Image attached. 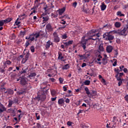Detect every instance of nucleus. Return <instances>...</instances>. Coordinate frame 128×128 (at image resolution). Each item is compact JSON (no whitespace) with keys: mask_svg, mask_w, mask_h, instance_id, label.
Returning <instances> with one entry per match:
<instances>
[{"mask_svg":"<svg viewBox=\"0 0 128 128\" xmlns=\"http://www.w3.org/2000/svg\"><path fill=\"white\" fill-rule=\"evenodd\" d=\"M4 66H10V64H12V62L10 60H6L4 62Z\"/></svg>","mask_w":128,"mask_h":128,"instance_id":"obj_25","label":"nucleus"},{"mask_svg":"<svg viewBox=\"0 0 128 128\" xmlns=\"http://www.w3.org/2000/svg\"><path fill=\"white\" fill-rule=\"evenodd\" d=\"M6 108L4 104H2L1 102H0V114H2L4 112H6Z\"/></svg>","mask_w":128,"mask_h":128,"instance_id":"obj_11","label":"nucleus"},{"mask_svg":"<svg viewBox=\"0 0 128 128\" xmlns=\"http://www.w3.org/2000/svg\"><path fill=\"white\" fill-rule=\"evenodd\" d=\"M56 100V96L55 98H51L52 102H55Z\"/></svg>","mask_w":128,"mask_h":128,"instance_id":"obj_61","label":"nucleus"},{"mask_svg":"<svg viewBox=\"0 0 128 128\" xmlns=\"http://www.w3.org/2000/svg\"><path fill=\"white\" fill-rule=\"evenodd\" d=\"M68 38L66 34H64L62 35V38L63 40H66Z\"/></svg>","mask_w":128,"mask_h":128,"instance_id":"obj_50","label":"nucleus"},{"mask_svg":"<svg viewBox=\"0 0 128 128\" xmlns=\"http://www.w3.org/2000/svg\"><path fill=\"white\" fill-rule=\"evenodd\" d=\"M84 90L86 92V94H88V96L89 94H90V90L88 89V87H86L84 88Z\"/></svg>","mask_w":128,"mask_h":128,"instance_id":"obj_30","label":"nucleus"},{"mask_svg":"<svg viewBox=\"0 0 128 128\" xmlns=\"http://www.w3.org/2000/svg\"><path fill=\"white\" fill-rule=\"evenodd\" d=\"M114 70L115 72H116L118 74H119L120 72L118 68H114Z\"/></svg>","mask_w":128,"mask_h":128,"instance_id":"obj_43","label":"nucleus"},{"mask_svg":"<svg viewBox=\"0 0 128 128\" xmlns=\"http://www.w3.org/2000/svg\"><path fill=\"white\" fill-rule=\"evenodd\" d=\"M102 64L104 66H106V64H108V58H103L102 60Z\"/></svg>","mask_w":128,"mask_h":128,"instance_id":"obj_26","label":"nucleus"},{"mask_svg":"<svg viewBox=\"0 0 128 128\" xmlns=\"http://www.w3.org/2000/svg\"><path fill=\"white\" fill-rule=\"evenodd\" d=\"M13 102H14V103L15 104H18V100L16 98H15V99L14 100Z\"/></svg>","mask_w":128,"mask_h":128,"instance_id":"obj_59","label":"nucleus"},{"mask_svg":"<svg viewBox=\"0 0 128 128\" xmlns=\"http://www.w3.org/2000/svg\"><path fill=\"white\" fill-rule=\"evenodd\" d=\"M90 1V0H82V3L83 4H88Z\"/></svg>","mask_w":128,"mask_h":128,"instance_id":"obj_54","label":"nucleus"},{"mask_svg":"<svg viewBox=\"0 0 128 128\" xmlns=\"http://www.w3.org/2000/svg\"><path fill=\"white\" fill-rule=\"evenodd\" d=\"M40 36V32H38L36 34H34V36H35L36 38H38Z\"/></svg>","mask_w":128,"mask_h":128,"instance_id":"obj_40","label":"nucleus"},{"mask_svg":"<svg viewBox=\"0 0 128 128\" xmlns=\"http://www.w3.org/2000/svg\"><path fill=\"white\" fill-rule=\"evenodd\" d=\"M46 30L48 32H50L54 30V28L50 24H48L46 25Z\"/></svg>","mask_w":128,"mask_h":128,"instance_id":"obj_7","label":"nucleus"},{"mask_svg":"<svg viewBox=\"0 0 128 128\" xmlns=\"http://www.w3.org/2000/svg\"><path fill=\"white\" fill-rule=\"evenodd\" d=\"M26 40H28L32 42L34 40V33L30 34L26 38Z\"/></svg>","mask_w":128,"mask_h":128,"instance_id":"obj_9","label":"nucleus"},{"mask_svg":"<svg viewBox=\"0 0 128 128\" xmlns=\"http://www.w3.org/2000/svg\"><path fill=\"white\" fill-rule=\"evenodd\" d=\"M20 83L22 86H26V88H28V84L26 83V81L24 78H21L20 80Z\"/></svg>","mask_w":128,"mask_h":128,"instance_id":"obj_8","label":"nucleus"},{"mask_svg":"<svg viewBox=\"0 0 128 128\" xmlns=\"http://www.w3.org/2000/svg\"><path fill=\"white\" fill-rule=\"evenodd\" d=\"M36 10H33V12H31L30 16H32V14H36Z\"/></svg>","mask_w":128,"mask_h":128,"instance_id":"obj_62","label":"nucleus"},{"mask_svg":"<svg viewBox=\"0 0 128 128\" xmlns=\"http://www.w3.org/2000/svg\"><path fill=\"white\" fill-rule=\"evenodd\" d=\"M102 56H100V54H98L97 56V58H96V62H100V58H102Z\"/></svg>","mask_w":128,"mask_h":128,"instance_id":"obj_33","label":"nucleus"},{"mask_svg":"<svg viewBox=\"0 0 128 128\" xmlns=\"http://www.w3.org/2000/svg\"><path fill=\"white\" fill-rule=\"evenodd\" d=\"M5 94H10V96H12L14 94V90L8 88L6 90V92H5Z\"/></svg>","mask_w":128,"mask_h":128,"instance_id":"obj_17","label":"nucleus"},{"mask_svg":"<svg viewBox=\"0 0 128 128\" xmlns=\"http://www.w3.org/2000/svg\"><path fill=\"white\" fill-rule=\"evenodd\" d=\"M30 40H27L26 41V42L25 44L26 48H28V45L30 44Z\"/></svg>","mask_w":128,"mask_h":128,"instance_id":"obj_44","label":"nucleus"},{"mask_svg":"<svg viewBox=\"0 0 128 128\" xmlns=\"http://www.w3.org/2000/svg\"><path fill=\"white\" fill-rule=\"evenodd\" d=\"M60 18H67L68 20H70V17L68 14H66L64 16H62Z\"/></svg>","mask_w":128,"mask_h":128,"instance_id":"obj_35","label":"nucleus"},{"mask_svg":"<svg viewBox=\"0 0 128 128\" xmlns=\"http://www.w3.org/2000/svg\"><path fill=\"white\" fill-rule=\"evenodd\" d=\"M74 44V40H69L68 42H64V44L66 46H70V44Z\"/></svg>","mask_w":128,"mask_h":128,"instance_id":"obj_24","label":"nucleus"},{"mask_svg":"<svg viewBox=\"0 0 128 128\" xmlns=\"http://www.w3.org/2000/svg\"><path fill=\"white\" fill-rule=\"evenodd\" d=\"M38 4H36L32 8H31V10H38Z\"/></svg>","mask_w":128,"mask_h":128,"instance_id":"obj_29","label":"nucleus"},{"mask_svg":"<svg viewBox=\"0 0 128 128\" xmlns=\"http://www.w3.org/2000/svg\"><path fill=\"white\" fill-rule=\"evenodd\" d=\"M44 10H45V12H48V6H46V7L44 8Z\"/></svg>","mask_w":128,"mask_h":128,"instance_id":"obj_63","label":"nucleus"},{"mask_svg":"<svg viewBox=\"0 0 128 128\" xmlns=\"http://www.w3.org/2000/svg\"><path fill=\"white\" fill-rule=\"evenodd\" d=\"M72 122L68 121L67 122V126H72Z\"/></svg>","mask_w":128,"mask_h":128,"instance_id":"obj_48","label":"nucleus"},{"mask_svg":"<svg viewBox=\"0 0 128 128\" xmlns=\"http://www.w3.org/2000/svg\"><path fill=\"white\" fill-rule=\"evenodd\" d=\"M53 36H54V42H60V38L58 36V34L56 32L53 33Z\"/></svg>","mask_w":128,"mask_h":128,"instance_id":"obj_6","label":"nucleus"},{"mask_svg":"<svg viewBox=\"0 0 128 128\" xmlns=\"http://www.w3.org/2000/svg\"><path fill=\"white\" fill-rule=\"evenodd\" d=\"M46 83H42L41 84L40 88L42 90H44L45 88H46Z\"/></svg>","mask_w":128,"mask_h":128,"instance_id":"obj_28","label":"nucleus"},{"mask_svg":"<svg viewBox=\"0 0 128 128\" xmlns=\"http://www.w3.org/2000/svg\"><path fill=\"white\" fill-rule=\"evenodd\" d=\"M115 34H118L119 36H128V30L126 28L124 27L123 29H122L120 32L114 31Z\"/></svg>","mask_w":128,"mask_h":128,"instance_id":"obj_3","label":"nucleus"},{"mask_svg":"<svg viewBox=\"0 0 128 128\" xmlns=\"http://www.w3.org/2000/svg\"><path fill=\"white\" fill-rule=\"evenodd\" d=\"M104 28H112V26L110 24H106V25L104 26Z\"/></svg>","mask_w":128,"mask_h":128,"instance_id":"obj_45","label":"nucleus"},{"mask_svg":"<svg viewBox=\"0 0 128 128\" xmlns=\"http://www.w3.org/2000/svg\"><path fill=\"white\" fill-rule=\"evenodd\" d=\"M12 19L11 18H8L4 20V21L5 24H8V22H12Z\"/></svg>","mask_w":128,"mask_h":128,"instance_id":"obj_34","label":"nucleus"},{"mask_svg":"<svg viewBox=\"0 0 128 128\" xmlns=\"http://www.w3.org/2000/svg\"><path fill=\"white\" fill-rule=\"evenodd\" d=\"M50 94H51V96H56V90L52 89L50 90Z\"/></svg>","mask_w":128,"mask_h":128,"instance_id":"obj_19","label":"nucleus"},{"mask_svg":"<svg viewBox=\"0 0 128 128\" xmlns=\"http://www.w3.org/2000/svg\"><path fill=\"white\" fill-rule=\"evenodd\" d=\"M58 60H60L61 62H65L64 57L62 56V52H58Z\"/></svg>","mask_w":128,"mask_h":128,"instance_id":"obj_10","label":"nucleus"},{"mask_svg":"<svg viewBox=\"0 0 128 128\" xmlns=\"http://www.w3.org/2000/svg\"><path fill=\"white\" fill-rule=\"evenodd\" d=\"M79 58H80V60H86L88 58V57H86V54H84L83 55H78Z\"/></svg>","mask_w":128,"mask_h":128,"instance_id":"obj_21","label":"nucleus"},{"mask_svg":"<svg viewBox=\"0 0 128 128\" xmlns=\"http://www.w3.org/2000/svg\"><path fill=\"white\" fill-rule=\"evenodd\" d=\"M4 24H6L4 20H0V26H2Z\"/></svg>","mask_w":128,"mask_h":128,"instance_id":"obj_41","label":"nucleus"},{"mask_svg":"<svg viewBox=\"0 0 128 128\" xmlns=\"http://www.w3.org/2000/svg\"><path fill=\"white\" fill-rule=\"evenodd\" d=\"M36 120H38L40 118V116L38 115V113H36Z\"/></svg>","mask_w":128,"mask_h":128,"instance_id":"obj_51","label":"nucleus"},{"mask_svg":"<svg viewBox=\"0 0 128 128\" xmlns=\"http://www.w3.org/2000/svg\"><path fill=\"white\" fill-rule=\"evenodd\" d=\"M58 104L60 106H62L64 104V98H61L58 100Z\"/></svg>","mask_w":128,"mask_h":128,"instance_id":"obj_13","label":"nucleus"},{"mask_svg":"<svg viewBox=\"0 0 128 128\" xmlns=\"http://www.w3.org/2000/svg\"><path fill=\"white\" fill-rule=\"evenodd\" d=\"M122 80L119 81V82H118V86H122Z\"/></svg>","mask_w":128,"mask_h":128,"instance_id":"obj_60","label":"nucleus"},{"mask_svg":"<svg viewBox=\"0 0 128 128\" xmlns=\"http://www.w3.org/2000/svg\"><path fill=\"white\" fill-rule=\"evenodd\" d=\"M96 30H91L88 33V36H96V38H100V34L99 33H97L96 34Z\"/></svg>","mask_w":128,"mask_h":128,"instance_id":"obj_4","label":"nucleus"},{"mask_svg":"<svg viewBox=\"0 0 128 128\" xmlns=\"http://www.w3.org/2000/svg\"><path fill=\"white\" fill-rule=\"evenodd\" d=\"M124 99H125V100H126V102H128V94H126L124 96Z\"/></svg>","mask_w":128,"mask_h":128,"instance_id":"obj_64","label":"nucleus"},{"mask_svg":"<svg viewBox=\"0 0 128 128\" xmlns=\"http://www.w3.org/2000/svg\"><path fill=\"white\" fill-rule=\"evenodd\" d=\"M6 88H4L2 86V88H0V92H4V94H6Z\"/></svg>","mask_w":128,"mask_h":128,"instance_id":"obj_38","label":"nucleus"},{"mask_svg":"<svg viewBox=\"0 0 128 128\" xmlns=\"http://www.w3.org/2000/svg\"><path fill=\"white\" fill-rule=\"evenodd\" d=\"M98 49L100 52H104V46H102V45L99 46Z\"/></svg>","mask_w":128,"mask_h":128,"instance_id":"obj_47","label":"nucleus"},{"mask_svg":"<svg viewBox=\"0 0 128 128\" xmlns=\"http://www.w3.org/2000/svg\"><path fill=\"white\" fill-rule=\"evenodd\" d=\"M65 102H66V104H70V100L68 98H66V99Z\"/></svg>","mask_w":128,"mask_h":128,"instance_id":"obj_58","label":"nucleus"},{"mask_svg":"<svg viewBox=\"0 0 128 128\" xmlns=\"http://www.w3.org/2000/svg\"><path fill=\"white\" fill-rule=\"evenodd\" d=\"M114 56H118V50H114Z\"/></svg>","mask_w":128,"mask_h":128,"instance_id":"obj_55","label":"nucleus"},{"mask_svg":"<svg viewBox=\"0 0 128 128\" xmlns=\"http://www.w3.org/2000/svg\"><path fill=\"white\" fill-rule=\"evenodd\" d=\"M76 6H78V2H75L72 4V6H74V8H76Z\"/></svg>","mask_w":128,"mask_h":128,"instance_id":"obj_49","label":"nucleus"},{"mask_svg":"<svg viewBox=\"0 0 128 128\" xmlns=\"http://www.w3.org/2000/svg\"><path fill=\"white\" fill-rule=\"evenodd\" d=\"M124 68V66H120L119 67V68H120V72H122V70H122V68Z\"/></svg>","mask_w":128,"mask_h":128,"instance_id":"obj_56","label":"nucleus"},{"mask_svg":"<svg viewBox=\"0 0 128 128\" xmlns=\"http://www.w3.org/2000/svg\"><path fill=\"white\" fill-rule=\"evenodd\" d=\"M100 10L102 11L105 10L106 8V5L104 4V2H102L101 4V5L100 6Z\"/></svg>","mask_w":128,"mask_h":128,"instance_id":"obj_18","label":"nucleus"},{"mask_svg":"<svg viewBox=\"0 0 128 128\" xmlns=\"http://www.w3.org/2000/svg\"><path fill=\"white\" fill-rule=\"evenodd\" d=\"M112 122H114V124H116V122H118V119L116 118V116H114L112 119Z\"/></svg>","mask_w":128,"mask_h":128,"instance_id":"obj_39","label":"nucleus"},{"mask_svg":"<svg viewBox=\"0 0 128 128\" xmlns=\"http://www.w3.org/2000/svg\"><path fill=\"white\" fill-rule=\"evenodd\" d=\"M30 54L28 52L25 55V58H24L22 60L23 64H26V60H28V58H30Z\"/></svg>","mask_w":128,"mask_h":128,"instance_id":"obj_15","label":"nucleus"},{"mask_svg":"<svg viewBox=\"0 0 128 128\" xmlns=\"http://www.w3.org/2000/svg\"><path fill=\"white\" fill-rule=\"evenodd\" d=\"M36 76V72H32L28 75V78H34V76Z\"/></svg>","mask_w":128,"mask_h":128,"instance_id":"obj_31","label":"nucleus"},{"mask_svg":"<svg viewBox=\"0 0 128 128\" xmlns=\"http://www.w3.org/2000/svg\"><path fill=\"white\" fill-rule=\"evenodd\" d=\"M60 84H62L64 82V78H59Z\"/></svg>","mask_w":128,"mask_h":128,"instance_id":"obj_52","label":"nucleus"},{"mask_svg":"<svg viewBox=\"0 0 128 128\" xmlns=\"http://www.w3.org/2000/svg\"><path fill=\"white\" fill-rule=\"evenodd\" d=\"M66 22L64 21V20L62 19L61 22H60V24H66Z\"/></svg>","mask_w":128,"mask_h":128,"instance_id":"obj_53","label":"nucleus"},{"mask_svg":"<svg viewBox=\"0 0 128 128\" xmlns=\"http://www.w3.org/2000/svg\"><path fill=\"white\" fill-rule=\"evenodd\" d=\"M89 38H86V36H84L82 38V41H81V46L83 48V49L86 50V43L88 42H90V40H98V37L96 36H89Z\"/></svg>","mask_w":128,"mask_h":128,"instance_id":"obj_1","label":"nucleus"},{"mask_svg":"<svg viewBox=\"0 0 128 128\" xmlns=\"http://www.w3.org/2000/svg\"><path fill=\"white\" fill-rule=\"evenodd\" d=\"M112 50H114V48L112 46H108L106 48V50L108 54H110L112 52Z\"/></svg>","mask_w":128,"mask_h":128,"instance_id":"obj_14","label":"nucleus"},{"mask_svg":"<svg viewBox=\"0 0 128 128\" xmlns=\"http://www.w3.org/2000/svg\"><path fill=\"white\" fill-rule=\"evenodd\" d=\"M114 26L117 28H120V26H122V23L116 22L114 23Z\"/></svg>","mask_w":128,"mask_h":128,"instance_id":"obj_23","label":"nucleus"},{"mask_svg":"<svg viewBox=\"0 0 128 128\" xmlns=\"http://www.w3.org/2000/svg\"><path fill=\"white\" fill-rule=\"evenodd\" d=\"M28 68H22V70L20 72V74H26V72H28Z\"/></svg>","mask_w":128,"mask_h":128,"instance_id":"obj_22","label":"nucleus"},{"mask_svg":"<svg viewBox=\"0 0 128 128\" xmlns=\"http://www.w3.org/2000/svg\"><path fill=\"white\" fill-rule=\"evenodd\" d=\"M82 12H86V14H88V8H83Z\"/></svg>","mask_w":128,"mask_h":128,"instance_id":"obj_42","label":"nucleus"},{"mask_svg":"<svg viewBox=\"0 0 128 128\" xmlns=\"http://www.w3.org/2000/svg\"><path fill=\"white\" fill-rule=\"evenodd\" d=\"M103 38L105 40H112L114 36L110 34V32H107L103 34Z\"/></svg>","mask_w":128,"mask_h":128,"instance_id":"obj_2","label":"nucleus"},{"mask_svg":"<svg viewBox=\"0 0 128 128\" xmlns=\"http://www.w3.org/2000/svg\"><path fill=\"white\" fill-rule=\"evenodd\" d=\"M116 16H124V14L122 13L120 11H118L116 12Z\"/></svg>","mask_w":128,"mask_h":128,"instance_id":"obj_27","label":"nucleus"},{"mask_svg":"<svg viewBox=\"0 0 128 128\" xmlns=\"http://www.w3.org/2000/svg\"><path fill=\"white\" fill-rule=\"evenodd\" d=\"M14 104V101L12 100H9V103H8V107L10 108V106H12V104Z\"/></svg>","mask_w":128,"mask_h":128,"instance_id":"obj_37","label":"nucleus"},{"mask_svg":"<svg viewBox=\"0 0 128 128\" xmlns=\"http://www.w3.org/2000/svg\"><path fill=\"white\" fill-rule=\"evenodd\" d=\"M53 44L52 42L50 40H48L45 45V48L46 50H48L50 48V46H52Z\"/></svg>","mask_w":128,"mask_h":128,"instance_id":"obj_12","label":"nucleus"},{"mask_svg":"<svg viewBox=\"0 0 128 128\" xmlns=\"http://www.w3.org/2000/svg\"><path fill=\"white\" fill-rule=\"evenodd\" d=\"M69 68H70V64H66L62 67V70H68Z\"/></svg>","mask_w":128,"mask_h":128,"instance_id":"obj_20","label":"nucleus"},{"mask_svg":"<svg viewBox=\"0 0 128 128\" xmlns=\"http://www.w3.org/2000/svg\"><path fill=\"white\" fill-rule=\"evenodd\" d=\"M84 86H90V80H86L84 82Z\"/></svg>","mask_w":128,"mask_h":128,"instance_id":"obj_32","label":"nucleus"},{"mask_svg":"<svg viewBox=\"0 0 128 128\" xmlns=\"http://www.w3.org/2000/svg\"><path fill=\"white\" fill-rule=\"evenodd\" d=\"M41 18L42 19V24H46L50 19L48 16H46V14L44 13L41 15Z\"/></svg>","mask_w":128,"mask_h":128,"instance_id":"obj_5","label":"nucleus"},{"mask_svg":"<svg viewBox=\"0 0 128 128\" xmlns=\"http://www.w3.org/2000/svg\"><path fill=\"white\" fill-rule=\"evenodd\" d=\"M117 64H118V62L116 61H116H114L112 64L113 66H116Z\"/></svg>","mask_w":128,"mask_h":128,"instance_id":"obj_57","label":"nucleus"},{"mask_svg":"<svg viewBox=\"0 0 128 128\" xmlns=\"http://www.w3.org/2000/svg\"><path fill=\"white\" fill-rule=\"evenodd\" d=\"M22 20V18H17L15 22V24H16V26H18V24H20V22L18 21V20Z\"/></svg>","mask_w":128,"mask_h":128,"instance_id":"obj_36","label":"nucleus"},{"mask_svg":"<svg viewBox=\"0 0 128 128\" xmlns=\"http://www.w3.org/2000/svg\"><path fill=\"white\" fill-rule=\"evenodd\" d=\"M58 12L59 16H62L64 12H66V7H63V8L59 9Z\"/></svg>","mask_w":128,"mask_h":128,"instance_id":"obj_16","label":"nucleus"},{"mask_svg":"<svg viewBox=\"0 0 128 128\" xmlns=\"http://www.w3.org/2000/svg\"><path fill=\"white\" fill-rule=\"evenodd\" d=\"M30 50L32 52H34V46H31V47L30 48Z\"/></svg>","mask_w":128,"mask_h":128,"instance_id":"obj_46","label":"nucleus"}]
</instances>
